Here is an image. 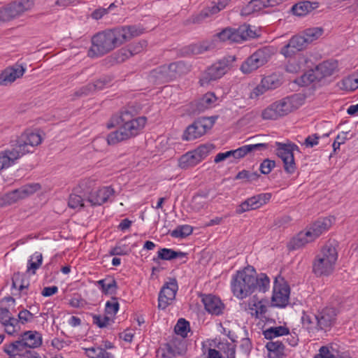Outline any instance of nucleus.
Returning a JSON list of instances; mask_svg holds the SVG:
<instances>
[{
	"label": "nucleus",
	"instance_id": "nucleus-3",
	"mask_svg": "<svg viewBox=\"0 0 358 358\" xmlns=\"http://www.w3.org/2000/svg\"><path fill=\"white\" fill-rule=\"evenodd\" d=\"M38 131L26 130L10 141L11 149L0 152V171L7 169L28 153L34 152L35 148L42 143Z\"/></svg>",
	"mask_w": 358,
	"mask_h": 358
},
{
	"label": "nucleus",
	"instance_id": "nucleus-59",
	"mask_svg": "<svg viewBox=\"0 0 358 358\" xmlns=\"http://www.w3.org/2000/svg\"><path fill=\"white\" fill-rule=\"evenodd\" d=\"M129 252V250H127V246L124 245L123 247L120 245H116L114 248H112L109 251V255L110 256H116V255H127Z\"/></svg>",
	"mask_w": 358,
	"mask_h": 358
},
{
	"label": "nucleus",
	"instance_id": "nucleus-31",
	"mask_svg": "<svg viewBox=\"0 0 358 358\" xmlns=\"http://www.w3.org/2000/svg\"><path fill=\"white\" fill-rule=\"evenodd\" d=\"M338 69V62L329 59L324 61L316 66V71L319 72L321 79L332 76Z\"/></svg>",
	"mask_w": 358,
	"mask_h": 358
},
{
	"label": "nucleus",
	"instance_id": "nucleus-37",
	"mask_svg": "<svg viewBox=\"0 0 358 358\" xmlns=\"http://www.w3.org/2000/svg\"><path fill=\"white\" fill-rule=\"evenodd\" d=\"M289 334V329L285 326L271 327L263 331V335L267 340H272L274 338Z\"/></svg>",
	"mask_w": 358,
	"mask_h": 358
},
{
	"label": "nucleus",
	"instance_id": "nucleus-48",
	"mask_svg": "<svg viewBox=\"0 0 358 358\" xmlns=\"http://www.w3.org/2000/svg\"><path fill=\"white\" fill-rule=\"evenodd\" d=\"M324 30L321 27L309 28L306 29L303 31V36L309 45L313 41L317 40L320 36H321Z\"/></svg>",
	"mask_w": 358,
	"mask_h": 358
},
{
	"label": "nucleus",
	"instance_id": "nucleus-10",
	"mask_svg": "<svg viewBox=\"0 0 358 358\" xmlns=\"http://www.w3.org/2000/svg\"><path fill=\"white\" fill-rule=\"evenodd\" d=\"M277 155L283 162L285 171L288 174H292L296 170V166L294 161V151L299 150L298 145L294 143H283L276 142Z\"/></svg>",
	"mask_w": 358,
	"mask_h": 358
},
{
	"label": "nucleus",
	"instance_id": "nucleus-44",
	"mask_svg": "<svg viewBox=\"0 0 358 358\" xmlns=\"http://www.w3.org/2000/svg\"><path fill=\"white\" fill-rule=\"evenodd\" d=\"M189 330V322L184 318H180L174 327L175 333L180 336L182 340L187 336Z\"/></svg>",
	"mask_w": 358,
	"mask_h": 358
},
{
	"label": "nucleus",
	"instance_id": "nucleus-17",
	"mask_svg": "<svg viewBox=\"0 0 358 358\" xmlns=\"http://www.w3.org/2000/svg\"><path fill=\"white\" fill-rule=\"evenodd\" d=\"M336 313L334 308L326 307L319 310L315 314V321H317V331L330 329L336 321Z\"/></svg>",
	"mask_w": 358,
	"mask_h": 358
},
{
	"label": "nucleus",
	"instance_id": "nucleus-14",
	"mask_svg": "<svg viewBox=\"0 0 358 358\" xmlns=\"http://www.w3.org/2000/svg\"><path fill=\"white\" fill-rule=\"evenodd\" d=\"M178 289V285L176 279L169 278V281L165 282L159 291L158 308L162 310L166 309L176 298Z\"/></svg>",
	"mask_w": 358,
	"mask_h": 358
},
{
	"label": "nucleus",
	"instance_id": "nucleus-1",
	"mask_svg": "<svg viewBox=\"0 0 358 358\" xmlns=\"http://www.w3.org/2000/svg\"><path fill=\"white\" fill-rule=\"evenodd\" d=\"M143 30L136 25H131L99 32L92 38V46L88 51V56H103L123 43L140 36Z\"/></svg>",
	"mask_w": 358,
	"mask_h": 358
},
{
	"label": "nucleus",
	"instance_id": "nucleus-55",
	"mask_svg": "<svg viewBox=\"0 0 358 358\" xmlns=\"http://www.w3.org/2000/svg\"><path fill=\"white\" fill-rule=\"evenodd\" d=\"M111 299L113 302L108 301L106 303L105 312L108 315H115L120 308V304L117 301V298L112 296Z\"/></svg>",
	"mask_w": 358,
	"mask_h": 358
},
{
	"label": "nucleus",
	"instance_id": "nucleus-16",
	"mask_svg": "<svg viewBox=\"0 0 358 358\" xmlns=\"http://www.w3.org/2000/svg\"><path fill=\"white\" fill-rule=\"evenodd\" d=\"M29 1H13L0 8V21L8 22L28 9Z\"/></svg>",
	"mask_w": 358,
	"mask_h": 358
},
{
	"label": "nucleus",
	"instance_id": "nucleus-11",
	"mask_svg": "<svg viewBox=\"0 0 358 358\" xmlns=\"http://www.w3.org/2000/svg\"><path fill=\"white\" fill-rule=\"evenodd\" d=\"M158 358H182L187 352L185 340L175 338L162 344L158 350Z\"/></svg>",
	"mask_w": 358,
	"mask_h": 358
},
{
	"label": "nucleus",
	"instance_id": "nucleus-9",
	"mask_svg": "<svg viewBox=\"0 0 358 358\" xmlns=\"http://www.w3.org/2000/svg\"><path fill=\"white\" fill-rule=\"evenodd\" d=\"M41 188V185L39 183L34 182L26 184L18 189L7 192L0 196V208L11 205L20 199H24L34 194Z\"/></svg>",
	"mask_w": 358,
	"mask_h": 358
},
{
	"label": "nucleus",
	"instance_id": "nucleus-40",
	"mask_svg": "<svg viewBox=\"0 0 358 358\" xmlns=\"http://www.w3.org/2000/svg\"><path fill=\"white\" fill-rule=\"evenodd\" d=\"M17 324H15V334H17L20 329H21V326L20 324H25L28 322H31L33 321L34 318V315L33 313H31L29 310H27V309H24L23 308L22 310H20L17 315Z\"/></svg>",
	"mask_w": 358,
	"mask_h": 358
},
{
	"label": "nucleus",
	"instance_id": "nucleus-13",
	"mask_svg": "<svg viewBox=\"0 0 358 358\" xmlns=\"http://www.w3.org/2000/svg\"><path fill=\"white\" fill-rule=\"evenodd\" d=\"M270 58L268 48H262L255 51L241 64V71L247 74L264 65Z\"/></svg>",
	"mask_w": 358,
	"mask_h": 358
},
{
	"label": "nucleus",
	"instance_id": "nucleus-42",
	"mask_svg": "<svg viewBox=\"0 0 358 358\" xmlns=\"http://www.w3.org/2000/svg\"><path fill=\"white\" fill-rule=\"evenodd\" d=\"M42 262V254L41 252H36L28 260L27 273L35 274L36 270L41 266Z\"/></svg>",
	"mask_w": 358,
	"mask_h": 358
},
{
	"label": "nucleus",
	"instance_id": "nucleus-41",
	"mask_svg": "<svg viewBox=\"0 0 358 358\" xmlns=\"http://www.w3.org/2000/svg\"><path fill=\"white\" fill-rule=\"evenodd\" d=\"M105 87L106 86L101 83V80L99 78L94 83H88L85 86L81 87L78 92H76V94L78 96H87L95 91L101 90Z\"/></svg>",
	"mask_w": 358,
	"mask_h": 358
},
{
	"label": "nucleus",
	"instance_id": "nucleus-38",
	"mask_svg": "<svg viewBox=\"0 0 358 358\" xmlns=\"http://www.w3.org/2000/svg\"><path fill=\"white\" fill-rule=\"evenodd\" d=\"M199 162L197 156H196L193 150L182 155L179 159L178 164L181 169H186L196 166Z\"/></svg>",
	"mask_w": 358,
	"mask_h": 358
},
{
	"label": "nucleus",
	"instance_id": "nucleus-36",
	"mask_svg": "<svg viewBox=\"0 0 358 358\" xmlns=\"http://www.w3.org/2000/svg\"><path fill=\"white\" fill-rule=\"evenodd\" d=\"M85 195H84L82 192H76V187L73 188V192L70 194L68 206L69 208L76 209V208H81L84 207V202L87 201Z\"/></svg>",
	"mask_w": 358,
	"mask_h": 358
},
{
	"label": "nucleus",
	"instance_id": "nucleus-45",
	"mask_svg": "<svg viewBox=\"0 0 358 358\" xmlns=\"http://www.w3.org/2000/svg\"><path fill=\"white\" fill-rule=\"evenodd\" d=\"M193 231V227L188 224L178 225L174 230H173L170 234L173 238H184L190 234Z\"/></svg>",
	"mask_w": 358,
	"mask_h": 358
},
{
	"label": "nucleus",
	"instance_id": "nucleus-34",
	"mask_svg": "<svg viewBox=\"0 0 358 358\" xmlns=\"http://www.w3.org/2000/svg\"><path fill=\"white\" fill-rule=\"evenodd\" d=\"M12 288L18 289L20 292L28 289L29 287V280L26 278L25 273L19 271L15 272L12 276Z\"/></svg>",
	"mask_w": 358,
	"mask_h": 358
},
{
	"label": "nucleus",
	"instance_id": "nucleus-23",
	"mask_svg": "<svg viewBox=\"0 0 358 358\" xmlns=\"http://www.w3.org/2000/svg\"><path fill=\"white\" fill-rule=\"evenodd\" d=\"M114 192V189L111 187L96 188L86 197L87 202L90 203L92 206H101L108 201L109 197Z\"/></svg>",
	"mask_w": 358,
	"mask_h": 358
},
{
	"label": "nucleus",
	"instance_id": "nucleus-29",
	"mask_svg": "<svg viewBox=\"0 0 358 358\" xmlns=\"http://www.w3.org/2000/svg\"><path fill=\"white\" fill-rule=\"evenodd\" d=\"M186 252H183L181 251H176L173 249L170 248H160L157 251V257H155L152 259V261L159 264L160 260H166V261H171L177 258H182L187 256Z\"/></svg>",
	"mask_w": 358,
	"mask_h": 358
},
{
	"label": "nucleus",
	"instance_id": "nucleus-21",
	"mask_svg": "<svg viewBox=\"0 0 358 358\" xmlns=\"http://www.w3.org/2000/svg\"><path fill=\"white\" fill-rule=\"evenodd\" d=\"M289 294V286L286 283L283 285L278 284L277 278H275L273 286V295L272 296V301L275 303V306L285 308L288 303Z\"/></svg>",
	"mask_w": 358,
	"mask_h": 358
},
{
	"label": "nucleus",
	"instance_id": "nucleus-5",
	"mask_svg": "<svg viewBox=\"0 0 358 358\" xmlns=\"http://www.w3.org/2000/svg\"><path fill=\"white\" fill-rule=\"evenodd\" d=\"M147 118L144 116L134 117L131 111L127 109L122 110L120 114L114 115L110 118L107 127L108 129L120 125L122 131H124V136L128 139L137 136L144 128Z\"/></svg>",
	"mask_w": 358,
	"mask_h": 358
},
{
	"label": "nucleus",
	"instance_id": "nucleus-51",
	"mask_svg": "<svg viewBox=\"0 0 358 358\" xmlns=\"http://www.w3.org/2000/svg\"><path fill=\"white\" fill-rule=\"evenodd\" d=\"M256 298L255 296H253L252 299V303H250L249 306H252L250 307V309L253 310H255V313H252V315H255V317L258 318L259 315H262L263 314H265L267 311L266 306L262 303V301H256L255 299Z\"/></svg>",
	"mask_w": 358,
	"mask_h": 358
},
{
	"label": "nucleus",
	"instance_id": "nucleus-30",
	"mask_svg": "<svg viewBox=\"0 0 358 358\" xmlns=\"http://www.w3.org/2000/svg\"><path fill=\"white\" fill-rule=\"evenodd\" d=\"M312 241L313 240L310 232H308L306 230L305 231H301L295 237L292 238L287 247L289 250H295Z\"/></svg>",
	"mask_w": 358,
	"mask_h": 358
},
{
	"label": "nucleus",
	"instance_id": "nucleus-24",
	"mask_svg": "<svg viewBox=\"0 0 358 358\" xmlns=\"http://www.w3.org/2000/svg\"><path fill=\"white\" fill-rule=\"evenodd\" d=\"M216 100L217 97L214 93L208 92L200 99L190 103V112L194 114L203 112L211 108Z\"/></svg>",
	"mask_w": 358,
	"mask_h": 358
},
{
	"label": "nucleus",
	"instance_id": "nucleus-52",
	"mask_svg": "<svg viewBox=\"0 0 358 358\" xmlns=\"http://www.w3.org/2000/svg\"><path fill=\"white\" fill-rule=\"evenodd\" d=\"M208 17V11L202 10L199 14L192 15L190 17L187 19L184 22V24L185 25H189L190 24H201L206 18Z\"/></svg>",
	"mask_w": 358,
	"mask_h": 358
},
{
	"label": "nucleus",
	"instance_id": "nucleus-62",
	"mask_svg": "<svg viewBox=\"0 0 358 358\" xmlns=\"http://www.w3.org/2000/svg\"><path fill=\"white\" fill-rule=\"evenodd\" d=\"M259 208L266 204L271 198V193H261L255 195Z\"/></svg>",
	"mask_w": 358,
	"mask_h": 358
},
{
	"label": "nucleus",
	"instance_id": "nucleus-26",
	"mask_svg": "<svg viewBox=\"0 0 358 358\" xmlns=\"http://www.w3.org/2000/svg\"><path fill=\"white\" fill-rule=\"evenodd\" d=\"M19 338L29 350L38 348L42 344V335L36 331H25L19 335Z\"/></svg>",
	"mask_w": 358,
	"mask_h": 358
},
{
	"label": "nucleus",
	"instance_id": "nucleus-64",
	"mask_svg": "<svg viewBox=\"0 0 358 358\" xmlns=\"http://www.w3.org/2000/svg\"><path fill=\"white\" fill-rule=\"evenodd\" d=\"M315 358H336V357L330 352L328 347L322 346L320 349V353L316 355Z\"/></svg>",
	"mask_w": 358,
	"mask_h": 358
},
{
	"label": "nucleus",
	"instance_id": "nucleus-53",
	"mask_svg": "<svg viewBox=\"0 0 358 358\" xmlns=\"http://www.w3.org/2000/svg\"><path fill=\"white\" fill-rule=\"evenodd\" d=\"M240 33L244 36V41L250 38H255L258 36L256 30H253L252 26L248 24H243L239 26Z\"/></svg>",
	"mask_w": 358,
	"mask_h": 358
},
{
	"label": "nucleus",
	"instance_id": "nucleus-32",
	"mask_svg": "<svg viewBox=\"0 0 358 358\" xmlns=\"http://www.w3.org/2000/svg\"><path fill=\"white\" fill-rule=\"evenodd\" d=\"M97 285L104 295L116 294L118 288L117 283L115 278L108 277L96 282Z\"/></svg>",
	"mask_w": 358,
	"mask_h": 358
},
{
	"label": "nucleus",
	"instance_id": "nucleus-56",
	"mask_svg": "<svg viewBox=\"0 0 358 358\" xmlns=\"http://www.w3.org/2000/svg\"><path fill=\"white\" fill-rule=\"evenodd\" d=\"M262 83L265 85L267 90L275 89L281 84L280 81L274 76H269L264 78L262 80Z\"/></svg>",
	"mask_w": 358,
	"mask_h": 358
},
{
	"label": "nucleus",
	"instance_id": "nucleus-49",
	"mask_svg": "<svg viewBox=\"0 0 358 358\" xmlns=\"http://www.w3.org/2000/svg\"><path fill=\"white\" fill-rule=\"evenodd\" d=\"M210 49L207 43L192 44L185 48V52L192 55H199Z\"/></svg>",
	"mask_w": 358,
	"mask_h": 358
},
{
	"label": "nucleus",
	"instance_id": "nucleus-18",
	"mask_svg": "<svg viewBox=\"0 0 358 358\" xmlns=\"http://www.w3.org/2000/svg\"><path fill=\"white\" fill-rule=\"evenodd\" d=\"M308 43L305 37L301 35L292 36L287 44L284 45L280 52L286 58L293 57L296 52L307 48Z\"/></svg>",
	"mask_w": 358,
	"mask_h": 358
},
{
	"label": "nucleus",
	"instance_id": "nucleus-50",
	"mask_svg": "<svg viewBox=\"0 0 358 358\" xmlns=\"http://www.w3.org/2000/svg\"><path fill=\"white\" fill-rule=\"evenodd\" d=\"M303 327L309 332L317 331V321H315V315L303 314L301 317Z\"/></svg>",
	"mask_w": 358,
	"mask_h": 358
},
{
	"label": "nucleus",
	"instance_id": "nucleus-2",
	"mask_svg": "<svg viewBox=\"0 0 358 358\" xmlns=\"http://www.w3.org/2000/svg\"><path fill=\"white\" fill-rule=\"evenodd\" d=\"M231 290L235 296L243 299L256 290L265 293L270 286V279L265 273L257 275L255 268L248 266L238 271L233 276Z\"/></svg>",
	"mask_w": 358,
	"mask_h": 358
},
{
	"label": "nucleus",
	"instance_id": "nucleus-6",
	"mask_svg": "<svg viewBox=\"0 0 358 358\" xmlns=\"http://www.w3.org/2000/svg\"><path fill=\"white\" fill-rule=\"evenodd\" d=\"M189 71V66L185 62L178 61L157 67L150 71V76L155 82L166 83Z\"/></svg>",
	"mask_w": 358,
	"mask_h": 358
},
{
	"label": "nucleus",
	"instance_id": "nucleus-39",
	"mask_svg": "<svg viewBox=\"0 0 358 358\" xmlns=\"http://www.w3.org/2000/svg\"><path fill=\"white\" fill-rule=\"evenodd\" d=\"M313 5V3L308 1H301L295 3L291 10L296 16H304L315 8Z\"/></svg>",
	"mask_w": 358,
	"mask_h": 358
},
{
	"label": "nucleus",
	"instance_id": "nucleus-60",
	"mask_svg": "<svg viewBox=\"0 0 358 358\" xmlns=\"http://www.w3.org/2000/svg\"><path fill=\"white\" fill-rule=\"evenodd\" d=\"M252 348L251 341L248 338H244L241 341L240 349L246 355H249Z\"/></svg>",
	"mask_w": 358,
	"mask_h": 358
},
{
	"label": "nucleus",
	"instance_id": "nucleus-4",
	"mask_svg": "<svg viewBox=\"0 0 358 358\" xmlns=\"http://www.w3.org/2000/svg\"><path fill=\"white\" fill-rule=\"evenodd\" d=\"M337 246L335 241H329L315 257L312 271L317 277L329 276L334 272L338 257Z\"/></svg>",
	"mask_w": 358,
	"mask_h": 358
},
{
	"label": "nucleus",
	"instance_id": "nucleus-63",
	"mask_svg": "<svg viewBox=\"0 0 358 358\" xmlns=\"http://www.w3.org/2000/svg\"><path fill=\"white\" fill-rule=\"evenodd\" d=\"M238 29L231 28V42L240 43L244 41V36Z\"/></svg>",
	"mask_w": 358,
	"mask_h": 358
},
{
	"label": "nucleus",
	"instance_id": "nucleus-15",
	"mask_svg": "<svg viewBox=\"0 0 358 358\" xmlns=\"http://www.w3.org/2000/svg\"><path fill=\"white\" fill-rule=\"evenodd\" d=\"M208 119H198L189 125L182 134V140L192 141L203 136L213 126V121L207 123Z\"/></svg>",
	"mask_w": 358,
	"mask_h": 358
},
{
	"label": "nucleus",
	"instance_id": "nucleus-57",
	"mask_svg": "<svg viewBox=\"0 0 358 358\" xmlns=\"http://www.w3.org/2000/svg\"><path fill=\"white\" fill-rule=\"evenodd\" d=\"M275 166V162L269 159H265L262 161L259 166V171L262 174L267 175L271 173L272 169Z\"/></svg>",
	"mask_w": 358,
	"mask_h": 358
},
{
	"label": "nucleus",
	"instance_id": "nucleus-20",
	"mask_svg": "<svg viewBox=\"0 0 358 358\" xmlns=\"http://www.w3.org/2000/svg\"><path fill=\"white\" fill-rule=\"evenodd\" d=\"M25 67L19 63L5 69L0 74V85L7 86L23 76Z\"/></svg>",
	"mask_w": 358,
	"mask_h": 358
},
{
	"label": "nucleus",
	"instance_id": "nucleus-8",
	"mask_svg": "<svg viewBox=\"0 0 358 358\" xmlns=\"http://www.w3.org/2000/svg\"><path fill=\"white\" fill-rule=\"evenodd\" d=\"M294 102V96L285 97L266 108L262 111V117L264 120H277L285 116L296 109Z\"/></svg>",
	"mask_w": 358,
	"mask_h": 358
},
{
	"label": "nucleus",
	"instance_id": "nucleus-58",
	"mask_svg": "<svg viewBox=\"0 0 358 358\" xmlns=\"http://www.w3.org/2000/svg\"><path fill=\"white\" fill-rule=\"evenodd\" d=\"M93 323L99 328L106 327L110 321V317L104 316L103 318L99 315L92 314Z\"/></svg>",
	"mask_w": 358,
	"mask_h": 358
},
{
	"label": "nucleus",
	"instance_id": "nucleus-25",
	"mask_svg": "<svg viewBox=\"0 0 358 358\" xmlns=\"http://www.w3.org/2000/svg\"><path fill=\"white\" fill-rule=\"evenodd\" d=\"M331 220L328 217H322L307 227L306 231L310 232L311 238L315 241L322 233L327 231L331 226Z\"/></svg>",
	"mask_w": 358,
	"mask_h": 358
},
{
	"label": "nucleus",
	"instance_id": "nucleus-54",
	"mask_svg": "<svg viewBox=\"0 0 358 358\" xmlns=\"http://www.w3.org/2000/svg\"><path fill=\"white\" fill-rule=\"evenodd\" d=\"M213 148L214 146L212 144L201 145L196 149L194 150V152L196 156H197L199 161L201 162L209 154Z\"/></svg>",
	"mask_w": 358,
	"mask_h": 358
},
{
	"label": "nucleus",
	"instance_id": "nucleus-28",
	"mask_svg": "<svg viewBox=\"0 0 358 358\" xmlns=\"http://www.w3.org/2000/svg\"><path fill=\"white\" fill-rule=\"evenodd\" d=\"M0 322L5 327V331L9 335L15 334V324H17V318L12 316L7 308H0Z\"/></svg>",
	"mask_w": 358,
	"mask_h": 358
},
{
	"label": "nucleus",
	"instance_id": "nucleus-35",
	"mask_svg": "<svg viewBox=\"0 0 358 358\" xmlns=\"http://www.w3.org/2000/svg\"><path fill=\"white\" fill-rule=\"evenodd\" d=\"M96 180L92 178H86L81 180L79 185L76 187V192H82L87 197L91 194V192L96 189Z\"/></svg>",
	"mask_w": 358,
	"mask_h": 358
},
{
	"label": "nucleus",
	"instance_id": "nucleus-61",
	"mask_svg": "<svg viewBox=\"0 0 358 358\" xmlns=\"http://www.w3.org/2000/svg\"><path fill=\"white\" fill-rule=\"evenodd\" d=\"M320 138V136L317 134L308 136L306 138L303 145L307 148H313L318 144V140Z\"/></svg>",
	"mask_w": 358,
	"mask_h": 358
},
{
	"label": "nucleus",
	"instance_id": "nucleus-12",
	"mask_svg": "<svg viewBox=\"0 0 358 358\" xmlns=\"http://www.w3.org/2000/svg\"><path fill=\"white\" fill-rule=\"evenodd\" d=\"M3 350L9 358H41L36 352L29 350L19 337L17 340L6 343Z\"/></svg>",
	"mask_w": 358,
	"mask_h": 358
},
{
	"label": "nucleus",
	"instance_id": "nucleus-19",
	"mask_svg": "<svg viewBox=\"0 0 358 358\" xmlns=\"http://www.w3.org/2000/svg\"><path fill=\"white\" fill-rule=\"evenodd\" d=\"M148 43L141 40L137 43H132L127 48H121L115 53V59L117 63L124 62L126 59L141 52L146 47Z\"/></svg>",
	"mask_w": 358,
	"mask_h": 358
},
{
	"label": "nucleus",
	"instance_id": "nucleus-22",
	"mask_svg": "<svg viewBox=\"0 0 358 358\" xmlns=\"http://www.w3.org/2000/svg\"><path fill=\"white\" fill-rule=\"evenodd\" d=\"M201 296L204 308L208 313L214 315L223 313L224 305L219 297L213 294H202Z\"/></svg>",
	"mask_w": 358,
	"mask_h": 358
},
{
	"label": "nucleus",
	"instance_id": "nucleus-7",
	"mask_svg": "<svg viewBox=\"0 0 358 358\" xmlns=\"http://www.w3.org/2000/svg\"><path fill=\"white\" fill-rule=\"evenodd\" d=\"M236 58L234 55H228L215 62L202 73L199 83L201 86L208 85L211 81L222 78L232 66Z\"/></svg>",
	"mask_w": 358,
	"mask_h": 358
},
{
	"label": "nucleus",
	"instance_id": "nucleus-33",
	"mask_svg": "<svg viewBox=\"0 0 358 358\" xmlns=\"http://www.w3.org/2000/svg\"><path fill=\"white\" fill-rule=\"evenodd\" d=\"M266 348L268 352L269 358H283L285 356V347L281 341H269L266 343Z\"/></svg>",
	"mask_w": 358,
	"mask_h": 358
},
{
	"label": "nucleus",
	"instance_id": "nucleus-43",
	"mask_svg": "<svg viewBox=\"0 0 358 358\" xmlns=\"http://www.w3.org/2000/svg\"><path fill=\"white\" fill-rule=\"evenodd\" d=\"M301 82L302 85H308L314 82H319L322 79L320 77V74L318 71H316V67L313 69H310L306 71L301 76Z\"/></svg>",
	"mask_w": 358,
	"mask_h": 358
},
{
	"label": "nucleus",
	"instance_id": "nucleus-46",
	"mask_svg": "<svg viewBox=\"0 0 358 358\" xmlns=\"http://www.w3.org/2000/svg\"><path fill=\"white\" fill-rule=\"evenodd\" d=\"M119 129L115 131L110 132L107 136V142L108 145H115L119 142L128 140L127 136H124V131H122L120 125Z\"/></svg>",
	"mask_w": 358,
	"mask_h": 358
},
{
	"label": "nucleus",
	"instance_id": "nucleus-27",
	"mask_svg": "<svg viewBox=\"0 0 358 358\" xmlns=\"http://www.w3.org/2000/svg\"><path fill=\"white\" fill-rule=\"evenodd\" d=\"M282 0H250L242 10L243 15H248L250 12L257 11L264 8L273 7L280 4Z\"/></svg>",
	"mask_w": 358,
	"mask_h": 358
},
{
	"label": "nucleus",
	"instance_id": "nucleus-47",
	"mask_svg": "<svg viewBox=\"0 0 358 358\" xmlns=\"http://www.w3.org/2000/svg\"><path fill=\"white\" fill-rule=\"evenodd\" d=\"M261 175L257 171L250 172L248 170L239 171L234 178V180H244L246 182H252L257 180Z\"/></svg>",
	"mask_w": 358,
	"mask_h": 358
}]
</instances>
